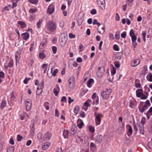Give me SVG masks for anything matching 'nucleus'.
<instances>
[{
    "mask_svg": "<svg viewBox=\"0 0 152 152\" xmlns=\"http://www.w3.org/2000/svg\"><path fill=\"white\" fill-rule=\"evenodd\" d=\"M57 25L55 22L51 20L47 22L45 26V29L49 32H53L56 30Z\"/></svg>",
    "mask_w": 152,
    "mask_h": 152,
    "instance_id": "nucleus-1",
    "label": "nucleus"
},
{
    "mask_svg": "<svg viewBox=\"0 0 152 152\" xmlns=\"http://www.w3.org/2000/svg\"><path fill=\"white\" fill-rule=\"evenodd\" d=\"M112 92L111 88H106L104 89L101 92V95L102 97L105 99H107Z\"/></svg>",
    "mask_w": 152,
    "mask_h": 152,
    "instance_id": "nucleus-2",
    "label": "nucleus"
},
{
    "mask_svg": "<svg viewBox=\"0 0 152 152\" xmlns=\"http://www.w3.org/2000/svg\"><path fill=\"white\" fill-rule=\"evenodd\" d=\"M129 34L131 38L132 41L133 47L135 48L137 45V43L136 42L137 37L135 35L134 31L132 29H131L129 32Z\"/></svg>",
    "mask_w": 152,
    "mask_h": 152,
    "instance_id": "nucleus-3",
    "label": "nucleus"
},
{
    "mask_svg": "<svg viewBox=\"0 0 152 152\" xmlns=\"http://www.w3.org/2000/svg\"><path fill=\"white\" fill-rule=\"evenodd\" d=\"M94 116L96 125H99L101 122V118L103 117V115L99 113H95L94 114Z\"/></svg>",
    "mask_w": 152,
    "mask_h": 152,
    "instance_id": "nucleus-4",
    "label": "nucleus"
},
{
    "mask_svg": "<svg viewBox=\"0 0 152 152\" xmlns=\"http://www.w3.org/2000/svg\"><path fill=\"white\" fill-rule=\"evenodd\" d=\"M69 82V87L71 89L73 88L75 86V77L72 76L70 77L68 80Z\"/></svg>",
    "mask_w": 152,
    "mask_h": 152,
    "instance_id": "nucleus-5",
    "label": "nucleus"
},
{
    "mask_svg": "<svg viewBox=\"0 0 152 152\" xmlns=\"http://www.w3.org/2000/svg\"><path fill=\"white\" fill-rule=\"evenodd\" d=\"M96 2L99 7L102 10L105 9V4L104 0H97Z\"/></svg>",
    "mask_w": 152,
    "mask_h": 152,
    "instance_id": "nucleus-6",
    "label": "nucleus"
},
{
    "mask_svg": "<svg viewBox=\"0 0 152 152\" xmlns=\"http://www.w3.org/2000/svg\"><path fill=\"white\" fill-rule=\"evenodd\" d=\"M55 4L52 3L48 6L47 10V13L48 14L51 15L53 14L54 11Z\"/></svg>",
    "mask_w": 152,
    "mask_h": 152,
    "instance_id": "nucleus-7",
    "label": "nucleus"
},
{
    "mask_svg": "<svg viewBox=\"0 0 152 152\" xmlns=\"http://www.w3.org/2000/svg\"><path fill=\"white\" fill-rule=\"evenodd\" d=\"M26 109L27 111L30 110L32 106V101L30 99H27L25 101Z\"/></svg>",
    "mask_w": 152,
    "mask_h": 152,
    "instance_id": "nucleus-8",
    "label": "nucleus"
},
{
    "mask_svg": "<svg viewBox=\"0 0 152 152\" xmlns=\"http://www.w3.org/2000/svg\"><path fill=\"white\" fill-rule=\"evenodd\" d=\"M148 108L147 105L143 102H141L139 106V110L142 113H143Z\"/></svg>",
    "mask_w": 152,
    "mask_h": 152,
    "instance_id": "nucleus-9",
    "label": "nucleus"
},
{
    "mask_svg": "<svg viewBox=\"0 0 152 152\" xmlns=\"http://www.w3.org/2000/svg\"><path fill=\"white\" fill-rule=\"evenodd\" d=\"M42 138L44 140L48 141L50 139L52 135L51 134H43V135H42Z\"/></svg>",
    "mask_w": 152,
    "mask_h": 152,
    "instance_id": "nucleus-10",
    "label": "nucleus"
},
{
    "mask_svg": "<svg viewBox=\"0 0 152 152\" xmlns=\"http://www.w3.org/2000/svg\"><path fill=\"white\" fill-rule=\"evenodd\" d=\"M21 53V50L16 51L15 54L16 65L17 64V61H19L20 58V55Z\"/></svg>",
    "mask_w": 152,
    "mask_h": 152,
    "instance_id": "nucleus-11",
    "label": "nucleus"
},
{
    "mask_svg": "<svg viewBox=\"0 0 152 152\" xmlns=\"http://www.w3.org/2000/svg\"><path fill=\"white\" fill-rule=\"evenodd\" d=\"M140 60L139 59H137L133 60L131 62V65L133 67L137 66L140 64Z\"/></svg>",
    "mask_w": 152,
    "mask_h": 152,
    "instance_id": "nucleus-12",
    "label": "nucleus"
},
{
    "mask_svg": "<svg viewBox=\"0 0 152 152\" xmlns=\"http://www.w3.org/2000/svg\"><path fill=\"white\" fill-rule=\"evenodd\" d=\"M21 36L24 40H27L29 38V34L28 33L26 32L25 33L22 34Z\"/></svg>",
    "mask_w": 152,
    "mask_h": 152,
    "instance_id": "nucleus-13",
    "label": "nucleus"
},
{
    "mask_svg": "<svg viewBox=\"0 0 152 152\" xmlns=\"http://www.w3.org/2000/svg\"><path fill=\"white\" fill-rule=\"evenodd\" d=\"M94 83V80L93 78L90 79L88 81L87 85L89 88H91Z\"/></svg>",
    "mask_w": 152,
    "mask_h": 152,
    "instance_id": "nucleus-14",
    "label": "nucleus"
},
{
    "mask_svg": "<svg viewBox=\"0 0 152 152\" xmlns=\"http://www.w3.org/2000/svg\"><path fill=\"white\" fill-rule=\"evenodd\" d=\"M102 136L100 134L98 135L95 137V141L96 143H99L102 141Z\"/></svg>",
    "mask_w": 152,
    "mask_h": 152,
    "instance_id": "nucleus-15",
    "label": "nucleus"
},
{
    "mask_svg": "<svg viewBox=\"0 0 152 152\" xmlns=\"http://www.w3.org/2000/svg\"><path fill=\"white\" fill-rule=\"evenodd\" d=\"M136 92L137 96L140 98L143 94V90L142 89H138L136 90Z\"/></svg>",
    "mask_w": 152,
    "mask_h": 152,
    "instance_id": "nucleus-16",
    "label": "nucleus"
},
{
    "mask_svg": "<svg viewBox=\"0 0 152 152\" xmlns=\"http://www.w3.org/2000/svg\"><path fill=\"white\" fill-rule=\"evenodd\" d=\"M77 126L80 129L82 128L83 125V122L82 120L80 119H78L77 122Z\"/></svg>",
    "mask_w": 152,
    "mask_h": 152,
    "instance_id": "nucleus-17",
    "label": "nucleus"
},
{
    "mask_svg": "<svg viewBox=\"0 0 152 152\" xmlns=\"http://www.w3.org/2000/svg\"><path fill=\"white\" fill-rule=\"evenodd\" d=\"M50 145V144L49 142L44 143L42 146V148L43 150H45L47 149Z\"/></svg>",
    "mask_w": 152,
    "mask_h": 152,
    "instance_id": "nucleus-18",
    "label": "nucleus"
},
{
    "mask_svg": "<svg viewBox=\"0 0 152 152\" xmlns=\"http://www.w3.org/2000/svg\"><path fill=\"white\" fill-rule=\"evenodd\" d=\"M135 86L137 88H141V86L139 80L136 79L135 81Z\"/></svg>",
    "mask_w": 152,
    "mask_h": 152,
    "instance_id": "nucleus-19",
    "label": "nucleus"
},
{
    "mask_svg": "<svg viewBox=\"0 0 152 152\" xmlns=\"http://www.w3.org/2000/svg\"><path fill=\"white\" fill-rule=\"evenodd\" d=\"M34 121H31L30 124V127L31 133H34Z\"/></svg>",
    "mask_w": 152,
    "mask_h": 152,
    "instance_id": "nucleus-20",
    "label": "nucleus"
},
{
    "mask_svg": "<svg viewBox=\"0 0 152 152\" xmlns=\"http://www.w3.org/2000/svg\"><path fill=\"white\" fill-rule=\"evenodd\" d=\"M123 118L121 117H119L118 118V123L120 126L123 128L125 125L124 122H123Z\"/></svg>",
    "mask_w": 152,
    "mask_h": 152,
    "instance_id": "nucleus-21",
    "label": "nucleus"
},
{
    "mask_svg": "<svg viewBox=\"0 0 152 152\" xmlns=\"http://www.w3.org/2000/svg\"><path fill=\"white\" fill-rule=\"evenodd\" d=\"M48 66V64H43L41 66L42 69L44 71V73H46Z\"/></svg>",
    "mask_w": 152,
    "mask_h": 152,
    "instance_id": "nucleus-22",
    "label": "nucleus"
},
{
    "mask_svg": "<svg viewBox=\"0 0 152 152\" xmlns=\"http://www.w3.org/2000/svg\"><path fill=\"white\" fill-rule=\"evenodd\" d=\"M90 148L91 150L94 152L96 149V146L94 143L91 142L90 144Z\"/></svg>",
    "mask_w": 152,
    "mask_h": 152,
    "instance_id": "nucleus-23",
    "label": "nucleus"
},
{
    "mask_svg": "<svg viewBox=\"0 0 152 152\" xmlns=\"http://www.w3.org/2000/svg\"><path fill=\"white\" fill-rule=\"evenodd\" d=\"M18 23L20 25L21 28H24L26 26V24L25 23L22 21H18Z\"/></svg>",
    "mask_w": 152,
    "mask_h": 152,
    "instance_id": "nucleus-24",
    "label": "nucleus"
},
{
    "mask_svg": "<svg viewBox=\"0 0 152 152\" xmlns=\"http://www.w3.org/2000/svg\"><path fill=\"white\" fill-rule=\"evenodd\" d=\"M147 80L150 82H152V74L151 73H149L146 76Z\"/></svg>",
    "mask_w": 152,
    "mask_h": 152,
    "instance_id": "nucleus-25",
    "label": "nucleus"
},
{
    "mask_svg": "<svg viewBox=\"0 0 152 152\" xmlns=\"http://www.w3.org/2000/svg\"><path fill=\"white\" fill-rule=\"evenodd\" d=\"M101 69H99L97 72L96 74L97 76L99 77H101L103 75L104 72H101Z\"/></svg>",
    "mask_w": 152,
    "mask_h": 152,
    "instance_id": "nucleus-26",
    "label": "nucleus"
},
{
    "mask_svg": "<svg viewBox=\"0 0 152 152\" xmlns=\"http://www.w3.org/2000/svg\"><path fill=\"white\" fill-rule=\"evenodd\" d=\"M79 110L80 108L79 106L78 105L75 106L74 109V112L75 114H77L79 112Z\"/></svg>",
    "mask_w": 152,
    "mask_h": 152,
    "instance_id": "nucleus-27",
    "label": "nucleus"
},
{
    "mask_svg": "<svg viewBox=\"0 0 152 152\" xmlns=\"http://www.w3.org/2000/svg\"><path fill=\"white\" fill-rule=\"evenodd\" d=\"M146 115L148 118L152 115V107H151L146 113Z\"/></svg>",
    "mask_w": 152,
    "mask_h": 152,
    "instance_id": "nucleus-28",
    "label": "nucleus"
},
{
    "mask_svg": "<svg viewBox=\"0 0 152 152\" xmlns=\"http://www.w3.org/2000/svg\"><path fill=\"white\" fill-rule=\"evenodd\" d=\"M98 31L100 34H103L104 32V27H102L101 28H97Z\"/></svg>",
    "mask_w": 152,
    "mask_h": 152,
    "instance_id": "nucleus-29",
    "label": "nucleus"
},
{
    "mask_svg": "<svg viewBox=\"0 0 152 152\" xmlns=\"http://www.w3.org/2000/svg\"><path fill=\"white\" fill-rule=\"evenodd\" d=\"M47 43V40L46 39H43L40 43V45L44 47Z\"/></svg>",
    "mask_w": 152,
    "mask_h": 152,
    "instance_id": "nucleus-30",
    "label": "nucleus"
},
{
    "mask_svg": "<svg viewBox=\"0 0 152 152\" xmlns=\"http://www.w3.org/2000/svg\"><path fill=\"white\" fill-rule=\"evenodd\" d=\"M4 77V73L2 71L0 72V83L2 82V79Z\"/></svg>",
    "mask_w": 152,
    "mask_h": 152,
    "instance_id": "nucleus-31",
    "label": "nucleus"
},
{
    "mask_svg": "<svg viewBox=\"0 0 152 152\" xmlns=\"http://www.w3.org/2000/svg\"><path fill=\"white\" fill-rule=\"evenodd\" d=\"M38 11L36 7L34 8H31L29 10V12L30 13H33L37 12Z\"/></svg>",
    "mask_w": 152,
    "mask_h": 152,
    "instance_id": "nucleus-32",
    "label": "nucleus"
},
{
    "mask_svg": "<svg viewBox=\"0 0 152 152\" xmlns=\"http://www.w3.org/2000/svg\"><path fill=\"white\" fill-rule=\"evenodd\" d=\"M7 104L5 100H3L2 101L1 104V108L2 109L5 107Z\"/></svg>",
    "mask_w": 152,
    "mask_h": 152,
    "instance_id": "nucleus-33",
    "label": "nucleus"
},
{
    "mask_svg": "<svg viewBox=\"0 0 152 152\" xmlns=\"http://www.w3.org/2000/svg\"><path fill=\"white\" fill-rule=\"evenodd\" d=\"M126 128L127 130L129 131V133H132V127L130 125H127Z\"/></svg>",
    "mask_w": 152,
    "mask_h": 152,
    "instance_id": "nucleus-34",
    "label": "nucleus"
},
{
    "mask_svg": "<svg viewBox=\"0 0 152 152\" xmlns=\"http://www.w3.org/2000/svg\"><path fill=\"white\" fill-rule=\"evenodd\" d=\"M49 103L48 102H45L44 104V106L47 110H48L49 109Z\"/></svg>",
    "mask_w": 152,
    "mask_h": 152,
    "instance_id": "nucleus-35",
    "label": "nucleus"
},
{
    "mask_svg": "<svg viewBox=\"0 0 152 152\" xmlns=\"http://www.w3.org/2000/svg\"><path fill=\"white\" fill-rule=\"evenodd\" d=\"M139 130L140 131V133H144V128L143 125H139Z\"/></svg>",
    "mask_w": 152,
    "mask_h": 152,
    "instance_id": "nucleus-36",
    "label": "nucleus"
},
{
    "mask_svg": "<svg viewBox=\"0 0 152 152\" xmlns=\"http://www.w3.org/2000/svg\"><path fill=\"white\" fill-rule=\"evenodd\" d=\"M43 20L41 19H40L38 22L37 23V28H40L41 26V24Z\"/></svg>",
    "mask_w": 152,
    "mask_h": 152,
    "instance_id": "nucleus-37",
    "label": "nucleus"
},
{
    "mask_svg": "<svg viewBox=\"0 0 152 152\" xmlns=\"http://www.w3.org/2000/svg\"><path fill=\"white\" fill-rule=\"evenodd\" d=\"M8 65L9 67L11 68L14 65V62L12 59H11Z\"/></svg>",
    "mask_w": 152,
    "mask_h": 152,
    "instance_id": "nucleus-38",
    "label": "nucleus"
},
{
    "mask_svg": "<svg viewBox=\"0 0 152 152\" xmlns=\"http://www.w3.org/2000/svg\"><path fill=\"white\" fill-rule=\"evenodd\" d=\"M53 68H51V73H52V75H53L54 76H55L57 74V73L58 72V70L57 69H56L53 72Z\"/></svg>",
    "mask_w": 152,
    "mask_h": 152,
    "instance_id": "nucleus-39",
    "label": "nucleus"
},
{
    "mask_svg": "<svg viewBox=\"0 0 152 152\" xmlns=\"http://www.w3.org/2000/svg\"><path fill=\"white\" fill-rule=\"evenodd\" d=\"M93 105H94V104H98L99 99L98 97H97L96 98V99H93Z\"/></svg>",
    "mask_w": 152,
    "mask_h": 152,
    "instance_id": "nucleus-40",
    "label": "nucleus"
},
{
    "mask_svg": "<svg viewBox=\"0 0 152 152\" xmlns=\"http://www.w3.org/2000/svg\"><path fill=\"white\" fill-rule=\"evenodd\" d=\"M116 70L115 67H113L111 70V74L112 76L114 75L116 73Z\"/></svg>",
    "mask_w": 152,
    "mask_h": 152,
    "instance_id": "nucleus-41",
    "label": "nucleus"
},
{
    "mask_svg": "<svg viewBox=\"0 0 152 152\" xmlns=\"http://www.w3.org/2000/svg\"><path fill=\"white\" fill-rule=\"evenodd\" d=\"M14 148L12 146L9 147L7 149V152H14Z\"/></svg>",
    "mask_w": 152,
    "mask_h": 152,
    "instance_id": "nucleus-42",
    "label": "nucleus"
},
{
    "mask_svg": "<svg viewBox=\"0 0 152 152\" xmlns=\"http://www.w3.org/2000/svg\"><path fill=\"white\" fill-rule=\"evenodd\" d=\"M39 58L41 59H43L46 57V56L43 53H39Z\"/></svg>",
    "mask_w": 152,
    "mask_h": 152,
    "instance_id": "nucleus-43",
    "label": "nucleus"
},
{
    "mask_svg": "<svg viewBox=\"0 0 152 152\" xmlns=\"http://www.w3.org/2000/svg\"><path fill=\"white\" fill-rule=\"evenodd\" d=\"M43 91V89L37 88L36 94L37 95H39L41 94Z\"/></svg>",
    "mask_w": 152,
    "mask_h": 152,
    "instance_id": "nucleus-44",
    "label": "nucleus"
},
{
    "mask_svg": "<svg viewBox=\"0 0 152 152\" xmlns=\"http://www.w3.org/2000/svg\"><path fill=\"white\" fill-rule=\"evenodd\" d=\"M35 15H31L29 18V20L30 21H32L35 19Z\"/></svg>",
    "mask_w": 152,
    "mask_h": 152,
    "instance_id": "nucleus-45",
    "label": "nucleus"
},
{
    "mask_svg": "<svg viewBox=\"0 0 152 152\" xmlns=\"http://www.w3.org/2000/svg\"><path fill=\"white\" fill-rule=\"evenodd\" d=\"M52 50L53 53L54 54H55L56 53L57 50V48L55 46H53L52 48Z\"/></svg>",
    "mask_w": 152,
    "mask_h": 152,
    "instance_id": "nucleus-46",
    "label": "nucleus"
},
{
    "mask_svg": "<svg viewBox=\"0 0 152 152\" xmlns=\"http://www.w3.org/2000/svg\"><path fill=\"white\" fill-rule=\"evenodd\" d=\"M113 50L116 51H118L119 50V48L118 46L117 45L115 44L113 46Z\"/></svg>",
    "mask_w": 152,
    "mask_h": 152,
    "instance_id": "nucleus-47",
    "label": "nucleus"
},
{
    "mask_svg": "<svg viewBox=\"0 0 152 152\" xmlns=\"http://www.w3.org/2000/svg\"><path fill=\"white\" fill-rule=\"evenodd\" d=\"M44 82L43 81H42L40 83L37 88L43 89L44 87Z\"/></svg>",
    "mask_w": 152,
    "mask_h": 152,
    "instance_id": "nucleus-48",
    "label": "nucleus"
},
{
    "mask_svg": "<svg viewBox=\"0 0 152 152\" xmlns=\"http://www.w3.org/2000/svg\"><path fill=\"white\" fill-rule=\"evenodd\" d=\"M59 40L60 41V43L62 46H63L65 45L66 42V40H61L60 39Z\"/></svg>",
    "mask_w": 152,
    "mask_h": 152,
    "instance_id": "nucleus-49",
    "label": "nucleus"
},
{
    "mask_svg": "<svg viewBox=\"0 0 152 152\" xmlns=\"http://www.w3.org/2000/svg\"><path fill=\"white\" fill-rule=\"evenodd\" d=\"M130 107L132 109H133L134 108L135 105L134 102L132 101H130L129 104Z\"/></svg>",
    "mask_w": 152,
    "mask_h": 152,
    "instance_id": "nucleus-50",
    "label": "nucleus"
},
{
    "mask_svg": "<svg viewBox=\"0 0 152 152\" xmlns=\"http://www.w3.org/2000/svg\"><path fill=\"white\" fill-rule=\"evenodd\" d=\"M142 39H143L144 42L146 41L145 37L146 35V34L145 32H143L142 33Z\"/></svg>",
    "mask_w": 152,
    "mask_h": 152,
    "instance_id": "nucleus-51",
    "label": "nucleus"
},
{
    "mask_svg": "<svg viewBox=\"0 0 152 152\" xmlns=\"http://www.w3.org/2000/svg\"><path fill=\"white\" fill-rule=\"evenodd\" d=\"M80 116L81 118H84L85 117V113L83 111H81L80 113Z\"/></svg>",
    "mask_w": 152,
    "mask_h": 152,
    "instance_id": "nucleus-52",
    "label": "nucleus"
},
{
    "mask_svg": "<svg viewBox=\"0 0 152 152\" xmlns=\"http://www.w3.org/2000/svg\"><path fill=\"white\" fill-rule=\"evenodd\" d=\"M114 65L117 68L120 67V65L119 61H115L114 63Z\"/></svg>",
    "mask_w": 152,
    "mask_h": 152,
    "instance_id": "nucleus-53",
    "label": "nucleus"
},
{
    "mask_svg": "<svg viewBox=\"0 0 152 152\" xmlns=\"http://www.w3.org/2000/svg\"><path fill=\"white\" fill-rule=\"evenodd\" d=\"M120 18L118 13H116L115 15V20L116 21H119L120 20Z\"/></svg>",
    "mask_w": 152,
    "mask_h": 152,
    "instance_id": "nucleus-54",
    "label": "nucleus"
},
{
    "mask_svg": "<svg viewBox=\"0 0 152 152\" xmlns=\"http://www.w3.org/2000/svg\"><path fill=\"white\" fill-rule=\"evenodd\" d=\"M28 1L31 4H36L38 2V0H28Z\"/></svg>",
    "mask_w": 152,
    "mask_h": 152,
    "instance_id": "nucleus-55",
    "label": "nucleus"
},
{
    "mask_svg": "<svg viewBox=\"0 0 152 152\" xmlns=\"http://www.w3.org/2000/svg\"><path fill=\"white\" fill-rule=\"evenodd\" d=\"M97 12L96 9H92L90 12V13L91 14L94 15Z\"/></svg>",
    "mask_w": 152,
    "mask_h": 152,
    "instance_id": "nucleus-56",
    "label": "nucleus"
},
{
    "mask_svg": "<svg viewBox=\"0 0 152 152\" xmlns=\"http://www.w3.org/2000/svg\"><path fill=\"white\" fill-rule=\"evenodd\" d=\"M126 32L125 31H124L121 34V36L122 38H124L126 37Z\"/></svg>",
    "mask_w": 152,
    "mask_h": 152,
    "instance_id": "nucleus-57",
    "label": "nucleus"
},
{
    "mask_svg": "<svg viewBox=\"0 0 152 152\" xmlns=\"http://www.w3.org/2000/svg\"><path fill=\"white\" fill-rule=\"evenodd\" d=\"M89 129L91 132H94V128L93 126H89Z\"/></svg>",
    "mask_w": 152,
    "mask_h": 152,
    "instance_id": "nucleus-58",
    "label": "nucleus"
},
{
    "mask_svg": "<svg viewBox=\"0 0 152 152\" xmlns=\"http://www.w3.org/2000/svg\"><path fill=\"white\" fill-rule=\"evenodd\" d=\"M83 45L82 44H80L79 46V52H80L83 50Z\"/></svg>",
    "mask_w": 152,
    "mask_h": 152,
    "instance_id": "nucleus-59",
    "label": "nucleus"
},
{
    "mask_svg": "<svg viewBox=\"0 0 152 152\" xmlns=\"http://www.w3.org/2000/svg\"><path fill=\"white\" fill-rule=\"evenodd\" d=\"M23 139L22 136H20V134H18L17 136V139L18 141H20Z\"/></svg>",
    "mask_w": 152,
    "mask_h": 152,
    "instance_id": "nucleus-60",
    "label": "nucleus"
},
{
    "mask_svg": "<svg viewBox=\"0 0 152 152\" xmlns=\"http://www.w3.org/2000/svg\"><path fill=\"white\" fill-rule=\"evenodd\" d=\"M69 37L70 39L74 38L75 37V35H74L72 33H69Z\"/></svg>",
    "mask_w": 152,
    "mask_h": 152,
    "instance_id": "nucleus-61",
    "label": "nucleus"
},
{
    "mask_svg": "<svg viewBox=\"0 0 152 152\" xmlns=\"http://www.w3.org/2000/svg\"><path fill=\"white\" fill-rule=\"evenodd\" d=\"M30 79V78H26L23 81V83L25 84H27L29 81V80Z\"/></svg>",
    "mask_w": 152,
    "mask_h": 152,
    "instance_id": "nucleus-62",
    "label": "nucleus"
},
{
    "mask_svg": "<svg viewBox=\"0 0 152 152\" xmlns=\"http://www.w3.org/2000/svg\"><path fill=\"white\" fill-rule=\"evenodd\" d=\"M76 61L78 63H81L82 61V59L80 57H78L77 58Z\"/></svg>",
    "mask_w": 152,
    "mask_h": 152,
    "instance_id": "nucleus-63",
    "label": "nucleus"
},
{
    "mask_svg": "<svg viewBox=\"0 0 152 152\" xmlns=\"http://www.w3.org/2000/svg\"><path fill=\"white\" fill-rule=\"evenodd\" d=\"M148 145L149 148L152 149V142H148Z\"/></svg>",
    "mask_w": 152,
    "mask_h": 152,
    "instance_id": "nucleus-64",
    "label": "nucleus"
}]
</instances>
